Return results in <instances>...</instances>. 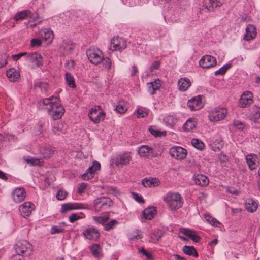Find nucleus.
I'll return each instance as SVG.
<instances>
[{
  "instance_id": "1",
  "label": "nucleus",
  "mask_w": 260,
  "mask_h": 260,
  "mask_svg": "<svg viewBox=\"0 0 260 260\" xmlns=\"http://www.w3.org/2000/svg\"><path fill=\"white\" fill-rule=\"evenodd\" d=\"M164 201L169 210L172 211L181 208L183 204L181 195L177 192H169L164 197Z\"/></svg>"
},
{
  "instance_id": "2",
  "label": "nucleus",
  "mask_w": 260,
  "mask_h": 260,
  "mask_svg": "<svg viewBox=\"0 0 260 260\" xmlns=\"http://www.w3.org/2000/svg\"><path fill=\"white\" fill-rule=\"evenodd\" d=\"M113 205V202L109 198L102 196L94 201L93 206L96 212L106 210Z\"/></svg>"
},
{
  "instance_id": "3",
  "label": "nucleus",
  "mask_w": 260,
  "mask_h": 260,
  "mask_svg": "<svg viewBox=\"0 0 260 260\" xmlns=\"http://www.w3.org/2000/svg\"><path fill=\"white\" fill-rule=\"evenodd\" d=\"M87 57L91 63L97 65L103 59L102 52L99 49L90 48L86 51Z\"/></svg>"
},
{
  "instance_id": "4",
  "label": "nucleus",
  "mask_w": 260,
  "mask_h": 260,
  "mask_svg": "<svg viewBox=\"0 0 260 260\" xmlns=\"http://www.w3.org/2000/svg\"><path fill=\"white\" fill-rule=\"evenodd\" d=\"M227 110L224 108H216L210 112L209 119L211 121H218L224 118Z\"/></svg>"
},
{
  "instance_id": "5",
  "label": "nucleus",
  "mask_w": 260,
  "mask_h": 260,
  "mask_svg": "<svg viewBox=\"0 0 260 260\" xmlns=\"http://www.w3.org/2000/svg\"><path fill=\"white\" fill-rule=\"evenodd\" d=\"M126 47V43L124 40L119 37H115L111 41L109 49L112 51H121Z\"/></svg>"
},
{
  "instance_id": "6",
  "label": "nucleus",
  "mask_w": 260,
  "mask_h": 260,
  "mask_svg": "<svg viewBox=\"0 0 260 260\" xmlns=\"http://www.w3.org/2000/svg\"><path fill=\"white\" fill-rule=\"evenodd\" d=\"M170 154L172 157L182 160L186 158L187 150L181 147L175 146L170 149Z\"/></svg>"
},
{
  "instance_id": "7",
  "label": "nucleus",
  "mask_w": 260,
  "mask_h": 260,
  "mask_svg": "<svg viewBox=\"0 0 260 260\" xmlns=\"http://www.w3.org/2000/svg\"><path fill=\"white\" fill-rule=\"evenodd\" d=\"M58 99L53 96L49 98H46L38 102L39 108L47 109L48 112H50V109L52 108V105L57 103Z\"/></svg>"
},
{
  "instance_id": "8",
  "label": "nucleus",
  "mask_w": 260,
  "mask_h": 260,
  "mask_svg": "<svg viewBox=\"0 0 260 260\" xmlns=\"http://www.w3.org/2000/svg\"><path fill=\"white\" fill-rule=\"evenodd\" d=\"M30 247L31 245L27 241L21 240L17 242L14 248L18 255H23Z\"/></svg>"
},
{
  "instance_id": "9",
  "label": "nucleus",
  "mask_w": 260,
  "mask_h": 260,
  "mask_svg": "<svg viewBox=\"0 0 260 260\" xmlns=\"http://www.w3.org/2000/svg\"><path fill=\"white\" fill-rule=\"evenodd\" d=\"M52 106L53 107L50 109L49 113H52L51 116L54 120L59 119L64 112L63 107L58 102L52 105Z\"/></svg>"
},
{
  "instance_id": "10",
  "label": "nucleus",
  "mask_w": 260,
  "mask_h": 260,
  "mask_svg": "<svg viewBox=\"0 0 260 260\" xmlns=\"http://www.w3.org/2000/svg\"><path fill=\"white\" fill-rule=\"evenodd\" d=\"M217 61L215 57L210 55H205L199 61L200 66L203 68H210L215 66Z\"/></svg>"
},
{
  "instance_id": "11",
  "label": "nucleus",
  "mask_w": 260,
  "mask_h": 260,
  "mask_svg": "<svg viewBox=\"0 0 260 260\" xmlns=\"http://www.w3.org/2000/svg\"><path fill=\"white\" fill-rule=\"evenodd\" d=\"M252 102V94L249 91H246L241 95L239 106L241 108H245L251 105Z\"/></svg>"
},
{
  "instance_id": "12",
  "label": "nucleus",
  "mask_w": 260,
  "mask_h": 260,
  "mask_svg": "<svg viewBox=\"0 0 260 260\" xmlns=\"http://www.w3.org/2000/svg\"><path fill=\"white\" fill-rule=\"evenodd\" d=\"M27 59L34 64V68L39 67L43 64V57L36 52L28 53Z\"/></svg>"
},
{
  "instance_id": "13",
  "label": "nucleus",
  "mask_w": 260,
  "mask_h": 260,
  "mask_svg": "<svg viewBox=\"0 0 260 260\" xmlns=\"http://www.w3.org/2000/svg\"><path fill=\"white\" fill-rule=\"evenodd\" d=\"M187 106L191 111L200 109L203 106L202 97L201 96H198L192 98L188 101Z\"/></svg>"
},
{
  "instance_id": "14",
  "label": "nucleus",
  "mask_w": 260,
  "mask_h": 260,
  "mask_svg": "<svg viewBox=\"0 0 260 260\" xmlns=\"http://www.w3.org/2000/svg\"><path fill=\"white\" fill-rule=\"evenodd\" d=\"M84 237L90 240L96 241L100 236L98 230L94 228H89L84 231L83 233Z\"/></svg>"
},
{
  "instance_id": "15",
  "label": "nucleus",
  "mask_w": 260,
  "mask_h": 260,
  "mask_svg": "<svg viewBox=\"0 0 260 260\" xmlns=\"http://www.w3.org/2000/svg\"><path fill=\"white\" fill-rule=\"evenodd\" d=\"M88 115L90 120L94 123H99L104 119L105 113L103 111H98L96 109H91Z\"/></svg>"
},
{
  "instance_id": "16",
  "label": "nucleus",
  "mask_w": 260,
  "mask_h": 260,
  "mask_svg": "<svg viewBox=\"0 0 260 260\" xmlns=\"http://www.w3.org/2000/svg\"><path fill=\"white\" fill-rule=\"evenodd\" d=\"M26 197V192L23 187L17 188L12 192V197L16 203H20L24 200Z\"/></svg>"
},
{
  "instance_id": "17",
  "label": "nucleus",
  "mask_w": 260,
  "mask_h": 260,
  "mask_svg": "<svg viewBox=\"0 0 260 260\" xmlns=\"http://www.w3.org/2000/svg\"><path fill=\"white\" fill-rule=\"evenodd\" d=\"M138 153L140 156L143 157L148 158L150 156H156L154 153L153 149L147 145H142L140 146L138 148Z\"/></svg>"
},
{
  "instance_id": "18",
  "label": "nucleus",
  "mask_w": 260,
  "mask_h": 260,
  "mask_svg": "<svg viewBox=\"0 0 260 260\" xmlns=\"http://www.w3.org/2000/svg\"><path fill=\"white\" fill-rule=\"evenodd\" d=\"M35 209L34 205L29 202H25L19 208V211L23 217L28 216Z\"/></svg>"
},
{
  "instance_id": "19",
  "label": "nucleus",
  "mask_w": 260,
  "mask_h": 260,
  "mask_svg": "<svg viewBox=\"0 0 260 260\" xmlns=\"http://www.w3.org/2000/svg\"><path fill=\"white\" fill-rule=\"evenodd\" d=\"M84 205L79 203H66L61 205V212L62 213H66L69 211L72 210H76L79 209L85 208Z\"/></svg>"
},
{
  "instance_id": "20",
  "label": "nucleus",
  "mask_w": 260,
  "mask_h": 260,
  "mask_svg": "<svg viewBox=\"0 0 260 260\" xmlns=\"http://www.w3.org/2000/svg\"><path fill=\"white\" fill-rule=\"evenodd\" d=\"M132 160V157L130 154L127 152L120 154L116 157V165L117 166L127 165L129 164Z\"/></svg>"
},
{
  "instance_id": "21",
  "label": "nucleus",
  "mask_w": 260,
  "mask_h": 260,
  "mask_svg": "<svg viewBox=\"0 0 260 260\" xmlns=\"http://www.w3.org/2000/svg\"><path fill=\"white\" fill-rule=\"evenodd\" d=\"M256 34L255 26L252 24H249L246 28L244 39L246 41H250L255 38Z\"/></svg>"
},
{
  "instance_id": "22",
  "label": "nucleus",
  "mask_w": 260,
  "mask_h": 260,
  "mask_svg": "<svg viewBox=\"0 0 260 260\" xmlns=\"http://www.w3.org/2000/svg\"><path fill=\"white\" fill-rule=\"evenodd\" d=\"M180 231L196 242H199L201 239L200 237L194 231L182 228L180 229Z\"/></svg>"
},
{
  "instance_id": "23",
  "label": "nucleus",
  "mask_w": 260,
  "mask_h": 260,
  "mask_svg": "<svg viewBox=\"0 0 260 260\" xmlns=\"http://www.w3.org/2000/svg\"><path fill=\"white\" fill-rule=\"evenodd\" d=\"M6 75L11 82H16L20 77V73L15 69L11 68L7 71Z\"/></svg>"
},
{
  "instance_id": "24",
  "label": "nucleus",
  "mask_w": 260,
  "mask_h": 260,
  "mask_svg": "<svg viewBox=\"0 0 260 260\" xmlns=\"http://www.w3.org/2000/svg\"><path fill=\"white\" fill-rule=\"evenodd\" d=\"M178 85L179 89L180 91H185L190 86L191 82L190 80L187 78H181L178 82Z\"/></svg>"
},
{
  "instance_id": "25",
  "label": "nucleus",
  "mask_w": 260,
  "mask_h": 260,
  "mask_svg": "<svg viewBox=\"0 0 260 260\" xmlns=\"http://www.w3.org/2000/svg\"><path fill=\"white\" fill-rule=\"evenodd\" d=\"M195 183L197 185L205 186L209 184V179L205 175L202 174H198L194 177Z\"/></svg>"
},
{
  "instance_id": "26",
  "label": "nucleus",
  "mask_w": 260,
  "mask_h": 260,
  "mask_svg": "<svg viewBox=\"0 0 260 260\" xmlns=\"http://www.w3.org/2000/svg\"><path fill=\"white\" fill-rule=\"evenodd\" d=\"M142 183L145 187H151L158 186L160 182L157 178H145L142 180Z\"/></svg>"
},
{
  "instance_id": "27",
  "label": "nucleus",
  "mask_w": 260,
  "mask_h": 260,
  "mask_svg": "<svg viewBox=\"0 0 260 260\" xmlns=\"http://www.w3.org/2000/svg\"><path fill=\"white\" fill-rule=\"evenodd\" d=\"M92 255L95 258H100L102 254V250L101 246L98 244L91 245L89 248Z\"/></svg>"
},
{
  "instance_id": "28",
  "label": "nucleus",
  "mask_w": 260,
  "mask_h": 260,
  "mask_svg": "<svg viewBox=\"0 0 260 260\" xmlns=\"http://www.w3.org/2000/svg\"><path fill=\"white\" fill-rule=\"evenodd\" d=\"M219 2L214 0H204L203 7L208 11H212L214 8L219 6Z\"/></svg>"
},
{
  "instance_id": "29",
  "label": "nucleus",
  "mask_w": 260,
  "mask_h": 260,
  "mask_svg": "<svg viewBox=\"0 0 260 260\" xmlns=\"http://www.w3.org/2000/svg\"><path fill=\"white\" fill-rule=\"evenodd\" d=\"M148 84L149 85L148 91L152 95L154 94L156 91L159 90L161 86L160 81L158 79L155 80L154 82L148 83Z\"/></svg>"
},
{
  "instance_id": "30",
  "label": "nucleus",
  "mask_w": 260,
  "mask_h": 260,
  "mask_svg": "<svg viewBox=\"0 0 260 260\" xmlns=\"http://www.w3.org/2000/svg\"><path fill=\"white\" fill-rule=\"evenodd\" d=\"M156 212V210L154 207H150L145 209L143 212V217L145 219L150 220L152 219Z\"/></svg>"
},
{
  "instance_id": "31",
  "label": "nucleus",
  "mask_w": 260,
  "mask_h": 260,
  "mask_svg": "<svg viewBox=\"0 0 260 260\" xmlns=\"http://www.w3.org/2000/svg\"><path fill=\"white\" fill-rule=\"evenodd\" d=\"M257 207L258 204L252 199H249L246 203V209L249 212H255Z\"/></svg>"
},
{
  "instance_id": "32",
  "label": "nucleus",
  "mask_w": 260,
  "mask_h": 260,
  "mask_svg": "<svg viewBox=\"0 0 260 260\" xmlns=\"http://www.w3.org/2000/svg\"><path fill=\"white\" fill-rule=\"evenodd\" d=\"M32 14H31V12L29 10H24L18 13H17L15 16L14 19L15 20H22L25 19L26 17H32Z\"/></svg>"
},
{
  "instance_id": "33",
  "label": "nucleus",
  "mask_w": 260,
  "mask_h": 260,
  "mask_svg": "<svg viewBox=\"0 0 260 260\" xmlns=\"http://www.w3.org/2000/svg\"><path fill=\"white\" fill-rule=\"evenodd\" d=\"M183 252L186 255L197 257L198 256L197 250L193 246H184L182 248Z\"/></svg>"
},
{
  "instance_id": "34",
  "label": "nucleus",
  "mask_w": 260,
  "mask_h": 260,
  "mask_svg": "<svg viewBox=\"0 0 260 260\" xmlns=\"http://www.w3.org/2000/svg\"><path fill=\"white\" fill-rule=\"evenodd\" d=\"M246 162L251 170L256 169L257 165L255 162V159L254 156L252 154H248L246 157Z\"/></svg>"
},
{
  "instance_id": "35",
  "label": "nucleus",
  "mask_w": 260,
  "mask_h": 260,
  "mask_svg": "<svg viewBox=\"0 0 260 260\" xmlns=\"http://www.w3.org/2000/svg\"><path fill=\"white\" fill-rule=\"evenodd\" d=\"M66 81L68 85L71 88H75L76 85L75 82V79L73 75L70 73H66L65 75Z\"/></svg>"
},
{
  "instance_id": "36",
  "label": "nucleus",
  "mask_w": 260,
  "mask_h": 260,
  "mask_svg": "<svg viewBox=\"0 0 260 260\" xmlns=\"http://www.w3.org/2000/svg\"><path fill=\"white\" fill-rule=\"evenodd\" d=\"M196 121L194 119H188L184 124L183 129L185 131L189 132L192 130L196 126Z\"/></svg>"
},
{
  "instance_id": "37",
  "label": "nucleus",
  "mask_w": 260,
  "mask_h": 260,
  "mask_svg": "<svg viewBox=\"0 0 260 260\" xmlns=\"http://www.w3.org/2000/svg\"><path fill=\"white\" fill-rule=\"evenodd\" d=\"M61 47L67 52L70 53L74 49V46L69 40H64L61 44Z\"/></svg>"
},
{
  "instance_id": "38",
  "label": "nucleus",
  "mask_w": 260,
  "mask_h": 260,
  "mask_svg": "<svg viewBox=\"0 0 260 260\" xmlns=\"http://www.w3.org/2000/svg\"><path fill=\"white\" fill-rule=\"evenodd\" d=\"M162 234L160 231L153 232L150 235V241L155 243H156L162 237Z\"/></svg>"
},
{
  "instance_id": "39",
  "label": "nucleus",
  "mask_w": 260,
  "mask_h": 260,
  "mask_svg": "<svg viewBox=\"0 0 260 260\" xmlns=\"http://www.w3.org/2000/svg\"><path fill=\"white\" fill-rule=\"evenodd\" d=\"M41 153L43 155L45 158H49L52 155L53 151L50 148H43L40 150Z\"/></svg>"
},
{
  "instance_id": "40",
  "label": "nucleus",
  "mask_w": 260,
  "mask_h": 260,
  "mask_svg": "<svg viewBox=\"0 0 260 260\" xmlns=\"http://www.w3.org/2000/svg\"><path fill=\"white\" fill-rule=\"evenodd\" d=\"M115 110L120 114L125 113L127 110V107L124 102H119L115 108Z\"/></svg>"
},
{
  "instance_id": "41",
  "label": "nucleus",
  "mask_w": 260,
  "mask_h": 260,
  "mask_svg": "<svg viewBox=\"0 0 260 260\" xmlns=\"http://www.w3.org/2000/svg\"><path fill=\"white\" fill-rule=\"evenodd\" d=\"M251 118L257 120L260 118V107L254 106L252 107V112Z\"/></svg>"
},
{
  "instance_id": "42",
  "label": "nucleus",
  "mask_w": 260,
  "mask_h": 260,
  "mask_svg": "<svg viewBox=\"0 0 260 260\" xmlns=\"http://www.w3.org/2000/svg\"><path fill=\"white\" fill-rule=\"evenodd\" d=\"M95 171L94 170L93 167H90L88 170L87 173H85L82 175V179L84 180H89L93 177Z\"/></svg>"
},
{
  "instance_id": "43",
  "label": "nucleus",
  "mask_w": 260,
  "mask_h": 260,
  "mask_svg": "<svg viewBox=\"0 0 260 260\" xmlns=\"http://www.w3.org/2000/svg\"><path fill=\"white\" fill-rule=\"evenodd\" d=\"M66 225V223L64 222H62L60 223L59 226H53L51 228V233L52 234H58L63 233L65 230L62 228V226Z\"/></svg>"
},
{
  "instance_id": "44",
  "label": "nucleus",
  "mask_w": 260,
  "mask_h": 260,
  "mask_svg": "<svg viewBox=\"0 0 260 260\" xmlns=\"http://www.w3.org/2000/svg\"><path fill=\"white\" fill-rule=\"evenodd\" d=\"M109 216H94L93 217V220L98 223L104 225L109 219Z\"/></svg>"
},
{
  "instance_id": "45",
  "label": "nucleus",
  "mask_w": 260,
  "mask_h": 260,
  "mask_svg": "<svg viewBox=\"0 0 260 260\" xmlns=\"http://www.w3.org/2000/svg\"><path fill=\"white\" fill-rule=\"evenodd\" d=\"M149 131L155 137H161L166 135V132L165 131H160L159 130L154 129L152 127L149 128Z\"/></svg>"
},
{
  "instance_id": "46",
  "label": "nucleus",
  "mask_w": 260,
  "mask_h": 260,
  "mask_svg": "<svg viewBox=\"0 0 260 260\" xmlns=\"http://www.w3.org/2000/svg\"><path fill=\"white\" fill-rule=\"evenodd\" d=\"M192 145L198 149H202L204 147V143L198 139H193L191 140Z\"/></svg>"
},
{
  "instance_id": "47",
  "label": "nucleus",
  "mask_w": 260,
  "mask_h": 260,
  "mask_svg": "<svg viewBox=\"0 0 260 260\" xmlns=\"http://www.w3.org/2000/svg\"><path fill=\"white\" fill-rule=\"evenodd\" d=\"M42 36L45 41H51L53 38V33L52 30H47L42 34Z\"/></svg>"
},
{
  "instance_id": "48",
  "label": "nucleus",
  "mask_w": 260,
  "mask_h": 260,
  "mask_svg": "<svg viewBox=\"0 0 260 260\" xmlns=\"http://www.w3.org/2000/svg\"><path fill=\"white\" fill-rule=\"evenodd\" d=\"M35 88H40L42 91H46L48 88V84L45 82H37L34 85Z\"/></svg>"
},
{
  "instance_id": "49",
  "label": "nucleus",
  "mask_w": 260,
  "mask_h": 260,
  "mask_svg": "<svg viewBox=\"0 0 260 260\" xmlns=\"http://www.w3.org/2000/svg\"><path fill=\"white\" fill-rule=\"evenodd\" d=\"M231 65L230 64H226L222 67H221L219 70L216 71L215 72V75H223L224 74L227 70L231 68Z\"/></svg>"
},
{
  "instance_id": "50",
  "label": "nucleus",
  "mask_w": 260,
  "mask_h": 260,
  "mask_svg": "<svg viewBox=\"0 0 260 260\" xmlns=\"http://www.w3.org/2000/svg\"><path fill=\"white\" fill-rule=\"evenodd\" d=\"M143 237V234L140 230H136L131 234L132 240H139Z\"/></svg>"
},
{
  "instance_id": "51",
  "label": "nucleus",
  "mask_w": 260,
  "mask_h": 260,
  "mask_svg": "<svg viewBox=\"0 0 260 260\" xmlns=\"http://www.w3.org/2000/svg\"><path fill=\"white\" fill-rule=\"evenodd\" d=\"M205 218L211 225L213 226H218L220 222L217 221L215 218L212 217L210 215L205 216Z\"/></svg>"
},
{
  "instance_id": "52",
  "label": "nucleus",
  "mask_w": 260,
  "mask_h": 260,
  "mask_svg": "<svg viewBox=\"0 0 260 260\" xmlns=\"http://www.w3.org/2000/svg\"><path fill=\"white\" fill-rule=\"evenodd\" d=\"M212 146L214 151L217 150H219L222 147V140L221 139H217L212 144Z\"/></svg>"
},
{
  "instance_id": "53",
  "label": "nucleus",
  "mask_w": 260,
  "mask_h": 260,
  "mask_svg": "<svg viewBox=\"0 0 260 260\" xmlns=\"http://www.w3.org/2000/svg\"><path fill=\"white\" fill-rule=\"evenodd\" d=\"M68 193L63 189L59 190L56 193V198L58 200H64L67 196Z\"/></svg>"
},
{
  "instance_id": "54",
  "label": "nucleus",
  "mask_w": 260,
  "mask_h": 260,
  "mask_svg": "<svg viewBox=\"0 0 260 260\" xmlns=\"http://www.w3.org/2000/svg\"><path fill=\"white\" fill-rule=\"evenodd\" d=\"M118 224V221L115 220L113 219L111 221H110L109 222H108L107 224H106L104 227V229L105 230H110L112 229H113V226L114 225H116Z\"/></svg>"
},
{
  "instance_id": "55",
  "label": "nucleus",
  "mask_w": 260,
  "mask_h": 260,
  "mask_svg": "<svg viewBox=\"0 0 260 260\" xmlns=\"http://www.w3.org/2000/svg\"><path fill=\"white\" fill-rule=\"evenodd\" d=\"M102 60H103V64L105 68L107 69L108 70H110L112 65L111 59L107 57L105 59L103 58Z\"/></svg>"
},
{
  "instance_id": "56",
  "label": "nucleus",
  "mask_w": 260,
  "mask_h": 260,
  "mask_svg": "<svg viewBox=\"0 0 260 260\" xmlns=\"http://www.w3.org/2000/svg\"><path fill=\"white\" fill-rule=\"evenodd\" d=\"M7 63V56L6 54L0 55V68L3 67Z\"/></svg>"
},
{
  "instance_id": "57",
  "label": "nucleus",
  "mask_w": 260,
  "mask_h": 260,
  "mask_svg": "<svg viewBox=\"0 0 260 260\" xmlns=\"http://www.w3.org/2000/svg\"><path fill=\"white\" fill-rule=\"evenodd\" d=\"M26 162L28 163H30L32 165H42L41 162L40 161V159L36 158H31L30 159H27L26 160Z\"/></svg>"
},
{
  "instance_id": "58",
  "label": "nucleus",
  "mask_w": 260,
  "mask_h": 260,
  "mask_svg": "<svg viewBox=\"0 0 260 260\" xmlns=\"http://www.w3.org/2000/svg\"><path fill=\"white\" fill-rule=\"evenodd\" d=\"M136 112L138 118H143L148 115V112L147 111H144L140 108L138 109Z\"/></svg>"
},
{
  "instance_id": "59",
  "label": "nucleus",
  "mask_w": 260,
  "mask_h": 260,
  "mask_svg": "<svg viewBox=\"0 0 260 260\" xmlns=\"http://www.w3.org/2000/svg\"><path fill=\"white\" fill-rule=\"evenodd\" d=\"M139 252L141 253L143 255L146 256L148 259L149 260L152 259V256L151 254L147 252L144 248H141V249L139 250Z\"/></svg>"
},
{
  "instance_id": "60",
  "label": "nucleus",
  "mask_w": 260,
  "mask_h": 260,
  "mask_svg": "<svg viewBox=\"0 0 260 260\" xmlns=\"http://www.w3.org/2000/svg\"><path fill=\"white\" fill-rule=\"evenodd\" d=\"M132 194L134 199L138 202L140 203H144V201L141 196L139 195L138 193L135 192H133Z\"/></svg>"
},
{
  "instance_id": "61",
  "label": "nucleus",
  "mask_w": 260,
  "mask_h": 260,
  "mask_svg": "<svg viewBox=\"0 0 260 260\" xmlns=\"http://www.w3.org/2000/svg\"><path fill=\"white\" fill-rule=\"evenodd\" d=\"M28 53L27 52H21L17 54L13 55L12 58L14 60H17L19 59L22 56H27Z\"/></svg>"
},
{
  "instance_id": "62",
  "label": "nucleus",
  "mask_w": 260,
  "mask_h": 260,
  "mask_svg": "<svg viewBox=\"0 0 260 260\" xmlns=\"http://www.w3.org/2000/svg\"><path fill=\"white\" fill-rule=\"evenodd\" d=\"M81 217V216H79L77 214L75 213H72L69 217V221L71 223L74 222L75 221L80 219Z\"/></svg>"
},
{
  "instance_id": "63",
  "label": "nucleus",
  "mask_w": 260,
  "mask_h": 260,
  "mask_svg": "<svg viewBox=\"0 0 260 260\" xmlns=\"http://www.w3.org/2000/svg\"><path fill=\"white\" fill-rule=\"evenodd\" d=\"M160 62L158 61H156L153 63L152 66L150 67L149 71L152 72L154 69H158L160 66Z\"/></svg>"
},
{
  "instance_id": "64",
  "label": "nucleus",
  "mask_w": 260,
  "mask_h": 260,
  "mask_svg": "<svg viewBox=\"0 0 260 260\" xmlns=\"http://www.w3.org/2000/svg\"><path fill=\"white\" fill-rule=\"evenodd\" d=\"M86 188V184L84 183H80L78 187V192L79 194L83 193Z\"/></svg>"
}]
</instances>
